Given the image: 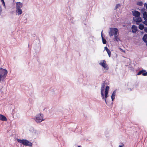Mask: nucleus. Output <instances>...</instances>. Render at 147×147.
Returning a JSON list of instances; mask_svg holds the SVG:
<instances>
[{
  "instance_id": "obj_1",
  "label": "nucleus",
  "mask_w": 147,
  "mask_h": 147,
  "mask_svg": "<svg viewBox=\"0 0 147 147\" xmlns=\"http://www.w3.org/2000/svg\"><path fill=\"white\" fill-rule=\"evenodd\" d=\"M8 73L7 71L1 67L0 68V81H3L6 77Z\"/></svg>"
},
{
  "instance_id": "obj_2",
  "label": "nucleus",
  "mask_w": 147,
  "mask_h": 147,
  "mask_svg": "<svg viewBox=\"0 0 147 147\" xmlns=\"http://www.w3.org/2000/svg\"><path fill=\"white\" fill-rule=\"evenodd\" d=\"M17 141L18 142L22 144L24 146H28L30 147H32V143L26 139L20 140L17 139Z\"/></svg>"
},
{
  "instance_id": "obj_3",
  "label": "nucleus",
  "mask_w": 147,
  "mask_h": 147,
  "mask_svg": "<svg viewBox=\"0 0 147 147\" xmlns=\"http://www.w3.org/2000/svg\"><path fill=\"white\" fill-rule=\"evenodd\" d=\"M34 119L37 123H40L44 120L43 119V114L40 113L36 115Z\"/></svg>"
},
{
  "instance_id": "obj_4",
  "label": "nucleus",
  "mask_w": 147,
  "mask_h": 147,
  "mask_svg": "<svg viewBox=\"0 0 147 147\" xmlns=\"http://www.w3.org/2000/svg\"><path fill=\"white\" fill-rule=\"evenodd\" d=\"M110 31L109 32V35L111 37L114 35L116 34L118 31L117 28H110Z\"/></svg>"
},
{
  "instance_id": "obj_5",
  "label": "nucleus",
  "mask_w": 147,
  "mask_h": 147,
  "mask_svg": "<svg viewBox=\"0 0 147 147\" xmlns=\"http://www.w3.org/2000/svg\"><path fill=\"white\" fill-rule=\"evenodd\" d=\"M101 97L102 99L103 100L105 101L106 104L108 106H110V104L109 103L108 101L107 100V98L108 96V92H105V94L104 93V92H101Z\"/></svg>"
},
{
  "instance_id": "obj_6",
  "label": "nucleus",
  "mask_w": 147,
  "mask_h": 147,
  "mask_svg": "<svg viewBox=\"0 0 147 147\" xmlns=\"http://www.w3.org/2000/svg\"><path fill=\"white\" fill-rule=\"evenodd\" d=\"M101 61V62H100L99 63V64L102 66L106 70H108L109 69V67L108 65L106 63V61L105 60H102Z\"/></svg>"
},
{
  "instance_id": "obj_7",
  "label": "nucleus",
  "mask_w": 147,
  "mask_h": 147,
  "mask_svg": "<svg viewBox=\"0 0 147 147\" xmlns=\"http://www.w3.org/2000/svg\"><path fill=\"white\" fill-rule=\"evenodd\" d=\"M132 12L133 16H134L135 18H138V17L140 16V13L137 11H133Z\"/></svg>"
},
{
  "instance_id": "obj_8",
  "label": "nucleus",
  "mask_w": 147,
  "mask_h": 147,
  "mask_svg": "<svg viewBox=\"0 0 147 147\" xmlns=\"http://www.w3.org/2000/svg\"><path fill=\"white\" fill-rule=\"evenodd\" d=\"M16 9H21L22 7L23 4L22 3L18 2L16 3Z\"/></svg>"
},
{
  "instance_id": "obj_9",
  "label": "nucleus",
  "mask_w": 147,
  "mask_h": 147,
  "mask_svg": "<svg viewBox=\"0 0 147 147\" xmlns=\"http://www.w3.org/2000/svg\"><path fill=\"white\" fill-rule=\"evenodd\" d=\"M106 83L105 81H103V82L102 84L101 85V87L100 90H101V92H103L104 91V88L105 86Z\"/></svg>"
},
{
  "instance_id": "obj_10",
  "label": "nucleus",
  "mask_w": 147,
  "mask_h": 147,
  "mask_svg": "<svg viewBox=\"0 0 147 147\" xmlns=\"http://www.w3.org/2000/svg\"><path fill=\"white\" fill-rule=\"evenodd\" d=\"M132 30L133 33L136 32L138 30L137 26L135 25H133L132 27Z\"/></svg>"
},
{
  "instance_id": "obj_11",
  "label": "nucleus",
  "mask_w": 147,
  "mask_h": 147,
  "mask_svg": "<svg viewBox=\"0 0 147 147\" xmlns=\"http://www.w3.org/2000/svg\"><path fill=\"white\" fill-rule=\"evenodd\" d=\"M0 120L3 121H7V119L4 115L0 114Z\"/></svg>"
},
{
  "instance_id": "obj_12",
  "label": "nucleus",
  "mask_w": 147,
  "mask_h": 147,
  "mask_svg": "<svg viewBox=\"0 0 147 147\" xmlns=\"http://www.w3.org/2000/svg\"><path fill=\"white\" fill-rule=\"evenodd\" d=\"M16 15H19L22 13V11L21 9H16Z\"/></svg>"
},
{
  "instance_id": "obj_13",
  "label": "nucleus",
  "mask_w": 147,
  "mask_h": 147,
  "mask_svg": "<svg viewBox=\"0 0 147 147\" xmlns=\"http://www.w3.org/2000/svg\"><path fill=\"white\" fill-rule=\"evenodd\" d=\"M116 92V90H115L112 93L111 96V100L112 101H114L115 98V96Z\"/></svg>"
},
{
  "instance_id": "obj_14",
  "label": "nucleus",
  "mask_w": 147,
  "mask_h": 147,
  "mask_svg": "<svg viewBox=\"0 0 147 147\" xmlns=\"http://www.w3.org/2000/svg\"><path fill=\"white\" fill-rule=\"evenodd\" d=\"M102 31H103V30H102L101 32V38H102L103 43L104 44H106V43H107V41L106 40V39L104 38V37L103 36V35H102Z\"/></svg>"
},
{
  "instance_id": "obj_15",
  "label": "nucleus",
  "mask_w": 147,
  "mask_h": 147,
  "mask_svg": "<svg viewBox=\"0 0 147 147\" xmlns=\"http://www.w3.org/2000/svg\"><path fill=\"white\" fill-rule=\"evenodd\" d=\"M114 40L117 42H118L119 41H120V39L118 37V35L117 34H116L115 35Z\"/></svg>"
},
{
  "instance_id": "obj_16",
  "label": "nucleus",
  "mask_w": 147,
  "mask_h": 147,
  "mask_svg": "<svg viewBox=\"0 0 147 147\" xmlns=\"http://www.w3.org/2000/svg\"><path fill=\"white\" fill-rule=\"evenodd\" d=\"M142 40L144 42H147V34H145L142 38Z\"/></svg>"
},
{
  "instance_id": "obj_17",
  "label": "nucleus",
  "mask_w": 147,
  "mask_h": 147,
  "mask_svg": "<svg viewBox=\"0 0 147 147\" xmlns=\"http://www.w3.org/2000/svg\"><path fill=\"white\" fill-rule=\"evenodd\" d=\"M146 70L144 69H142L137 74L138 75H139L142 74L143 75V73H144V72H145Z\"/></svg>"
},
{
  "instance_id": "obj_18",
  "label": "nucleus",
  "mask_w": 147,
  "mask_h": 147,
  "mask_svg": "<svg viewBox=\"0 0 147 147\" xmlns=\"http://www.w3.org/2000/svg\"><path fill=\"white\" fill-rule=\"evenodd\" d=\"M143 14V18L144 20H146L147 18V12L145 11L142 13Z\"/></svg>"
},
{
  "instance_id": "obj_19",
  "label": "nucleus",
  "mask_w": 147,
  "mask_h": 147,
  "mask_svg": "<svg viewBox=\"0 0 147 147\" xmlns=\"http://www.w3.org/2000/svg\"><path fill=\"white\" fill-rule=\"evenodd\" d=\"M139 28L140 30H143L144 29V26L143 24H140L139 26Z\"/></svg>"
},
{
  "instance_id": "obj_20",
  "label": "nucleus",
  "mask_w": 147,
  "mask_h": 147,
  "mask_svg": "<svg viewBox=\"0 0 147 147\" xmlns=\"http://www.w3.org/2000/svg\"><path fill=\"white\" fill-rule=\"evenodd\" d=\"M137 5H139V6H142L143 5V3L141 1H139L137 2Z\"/></svg>"
},
{
  "instance_id": "obj_21",
  "label": "nucleus",
  "mask_w": 147,
  "mask_h": 147,
  "mask_svg": "<svg viewBox=\"0 0 147 147\" xmlns=\"http://www.w3.org/2000/svg\"><path fill=\"white\" fill-rule=\"evenodd\" d=\"M109 89V87L108 86H107L105 88V92H108V91Z\"/></svg>"
},
{
  "instance_id": "obj_22",
  "label": "nucleus",
  "mask_w": 147,
  "mask_h": 147,
  "mask_svg": "<svg viewBox=\"0 0 147 147\" xmlns=\"http://www.w3.org/2000/svg\"><path fill=\"white\" fill-rule=\"evenodd\" d=\"M138 18H137L138 20V23L141 22H142V19L140 17H138Z\"/></svg>"
},
{
  "instance_id": "obj_23",
  "label": "nucleus",
  "mask_w": 147,
  "mask_h": 147,
  "mask_svg": "<svg viewBox=\"0 0 147 147\" xmlns=\"http://www.w3.org/2000/svg\"><path fill=\"white\" fill-rule=\"evenodd\" d=\"M133 19H134V21L136 22V24H137V25H138L139 24H138V20H137V18H135H135H133Z\"/></svg>"
},
{
  "instance_id": "obj_24",
  "label": "nucleus",
  "mask_w": 147,
  "mask_h": 147,
  "mask_svg": "<svg viewBox=\"0 0 147 147\" xmlns=\"http://www.w3.org/2000/svg\"><path fill=\"white\" fill-rule=\"evenodd\" d=\"M121 6V5L120 4H116L115 8V9H116L118 8L119 7Z\"/></svg>"
},
{
  "instance_id": "obj_25",
  "label": "nucleus",
  "mask_w": 147,
  "mask_h": 147,
  "mask_svg": "<svg viewBox=\"0 0 147 147\" xmlns=\"http://www.w3.org/2000/svg\"><path fill=\"white\" fill-rule=\"evenodd\" d=\"M109 57H110L111 55V52L110 50L109 49L108 50L106 51Z\"/></svg>"
},
{
  "instance_id": "obj_26",
  "label": "nucleus",
  "mask_w": 147,
  "mask_h": 147,
  "mask_svg": "<svg viewBox=\"0 0 147 147\" xmlns=\"http://www.w3.org/2000/svg\"><path fill=\"white\" fill-rule=\"evenodd\" d=\"M143 23L146 26H147V19L146 18L145 20L143 22Z\"/></svg>"
},
{
  "instance_id": "obj_27",
  "label": "nucleus",
  "mask_w": 147,
  "mask_h": 147,
  "mask_svg": "<svg viewBox=\"0 0 147 147\" xmlns=\"http://www.w3.org/2000/svg\"><path fill=\"white\" fill-rule=\"evenodd\" d=\"M83 81L82 79H78V81L80 83H81Z\"/></svg>"
},
{
  "instance_id": "obj_28",
  "label": "nucleus",
  "mask_w": 147,
  "mask_h": 147,
  "mask_svg": "<svg viewBox=\"0 0 147 147\" xmlns=\"http://www.w3.org/2000/svg\"><path fill=\"white\" fill-rule=\"evenodd\" d=\"M145 9L144 8H143L142 9H141L142 13H143V12H145L146 11H145Z\"/></svg>"
},
{
  "instance_id": "obj_29",
  "label": "nucleus",
  "mask_w": 147,
  "mask_h": 147,
  "mask_svg": "<svg viewBox=\"0 0 147 147\" xmlns=\"http://www.w3.org/2000/svg\"><path fill=\"white\" fill-rule=\"evenodd\" d=\"M143 76H147V72L146 71L145 72H144V73L143 74Z\"/></svg>"
},
{
  "instance_id": "obj_30",
  "label": "nucleus",
  "mask_w": 147,
  "mask_h": 147,
  "mask_svg": "<svg viewBox=\"0 0 147 147\" xmlns=\"http://www.w3.org/2000/svg\"><path fill=\"white\" fill-rule=\"evenodd\" d=\"M2 11V8L1 6L0 5V16L1 15V12Z\"/></svg>"
},
{
  "instance_id": "obj_31",
  "label": "nucleus",
  "mask_w": 147,
  "mask_h": 147,
  "mask_svg": "<svg viewBox=\"0 0 147 147\" xmlns=\"http://www.w3.org/2000/svg\"><path fill=\"white\" fill-rule=\"evenodd\" d=\"M144 31L145 32L147 33V27H145L144 28Z\"/></svg>"
},
{
  "instance_id": "obj_32",
  "label": "nucleus",
  "mask_w": 147,
  "mask_h": 147,
  "mask_svg": "<svg viewBox=\"0 0 147 147\" xmlns=\"http://www.w3.org/2000/svg\"><path fill=\"white\" fill-rule=\"evenodd\" d=\"M105 49L106 50V51H107L109 50V49H108V48L107 47H105Z\"/></svg>"
},
{
  "instance_id": "obj_33",
  "label": "nucleus",
  "mask_w": 147,
  "mask_h": 147,
  "mask_svg": "<svg viewBox=\"0 0 147 147\" xmlns=\"http://www.w3.org/2000/svg\"><path fill=\"white\" fill-rule=\"evenodd\" d=\"M144 6L146 7V9H147V3H145L144 4Z\"/></svg>"
},
{
  "instance_id": "obj_34",
  "label": "nucleus",
  "mask_w": 147,
  "mask_h": 147,
  "mask_svg": "<svg viewBox=\"0 0 147 147\" xmlns=\"http://www.w3.org/2000/svg\"><path fill=\"white\" fill-rule=\"evenodd\" d=\"M123 145L122 146V145H119V147H123V146L124 145V144H122Z\"/></svg>"
},
{
  "instance_id": "obj_35",
  "label": "nucleus",
  "mask_w": 147,
  "mask_h": 147,
  "mask_svg": "<svg viewBox=\"0 0 147 147\" xmlns=\"http://www.w3.org/2000/svg\"><path fill=\"white\" fill-rule=\"evenodd\" d=\"M3 6H4V7H5V3L4 4H3Z\"/></svg>"
},
{
  "instance_id": "obj_36",
  "label": "nucleus",
  "mask_w": 147,
  "mask_h": 147,
  "mask_svg": "<svg viewBox=\"0 0 147 147\" xmlns=\"http://www.w3.org/2000/svg\"><path fill=\"white\" fill-rule=\"evenodd\" d=\"M3 6H4V7H5V3L4 4H3Z\"/></svg>"
},
{
  "instance_id": "obj_37",
  "label": "nucleus",
  "mask_w": 147,
  "mask_h": 147,
  "mask_svg": "<svg viewBox=\"0 0 147 147\" xmlns=\"http://www.w3.org/2000/svg\"><path fill=\"white\" fill-rule=\"evenodd\" d=\"M2 3L3 4H4H4L5 3L4 1L2 2Z\"/></svg>"
},
{
  "instance_id": "obj_38",
  "label": "nucleus",
  "mask_w": 147,
  "mask_h": 147,
  "mask_svg": "<svg viewBox=\"0 0 147 147\" xmlns=\"http://www.w3.org/2000/svg\"><path fill=\"white\" fill-rule=\"evenodd\" d=\"M145 43H146V46L147 47V42H144Z\"/></svg>"
},
{
  "instance_id": "obj_39",
  "label": "nucleus",
  "mask_w": 147,
  "mask_h": 147,
  "mask_svg": "<svg viewBox=\"0 0 147 147\" xmlns=\"http://www.w3.org/2000/svg\"><path fill=\"white\" fill-rule=\"evenodd\" d=\"M1 2H2L3 1H4V0H1Z\"/></svg>"
},
{
  "instance_id": "obj_40",
  "label": "nucleus",
  "mask_w": 147,
  "mask_h": 147,
  "mask_svg": "<svg viewBox=\"0 0 147 147\" xmlns=\"http://www.w3.org/2000/svg\"><path fill=\"white\" fill-rule=\"evenodd\" d=\"M78 147H81V146H78Z\"/></svg>"
},
{
  "instance_id": "obj_41",
  "label": "nucleus",
  "mask_w": 147,
  "mask_h": 147,
  "mask_svg": "<svg viewBox=\"0 0 147 147\" xmlns=\"http://www.w3.org/2000/svg\"><path fill=\"white\" fill-rule=\"evenodd\" d=\"M111 105H112V104H113V102H112L111 103Z\"/></svg>"
},
{
  "instance_id": "obj_42",
  "label": "nucleus",
  "mask_w": 147,
  "mask_h": 147,
  "mask_svg": "<svg viewBox=\"0 0 147 147\" xmlns=\"http://www.w3.org/2000/svg\"><path fill=\"white\" fill-rule=\"evenodd\" d=\"M56 39V38H55V39H54L55 42V39Z\"/></svg>"
}]
</instances>
